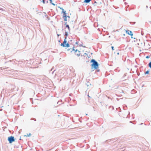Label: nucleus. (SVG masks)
Listing matches in <instances>:
<instances>
[{
    "mask_svg": "<svg viewBox=\"0 0 151 151\" xmlns=\"http://www.w3.org/2000/svg\"><path fill=\"white\" fill-rule=\"evenodd\" d=\"M82 46L83 47H86V46H83V45H82Z\"/></svg>",
    "mask_w": 151,
    "mask_h": 151,
    "instance_id": "28",
    "label": "nucleus"
},
{
    "mask_svg": "<svg viewBox=\"0 0 151 151\" xmlns=\"http://www.w3.org/2000/svg\"><path fill=\"white\" fill-rule=\"evenodd\" d=\"M67 17H68V18H70V16H67Z\"/></svg>",
    "mask_w": 151,
    "mask_h": 151,
    "instance_id": "30",
    "label": "nucleus"
},
{
    "mask_svg": "<svg viewBox=\"0 0 151 151\" xmlns=\"http://www.w3.org/2000/svg\"><path fill=\"white\" fill-rule=\"evenodd\" d=\"M84 54H85V55H87V53H85Z\"/></svg>",
    "mask_w": 151,
    "mask_h": 151,
    "instance_id": "35",
    "label": "nucleus"
},
{
    "mask_svg": "<svg viewBox=\"0 0 151 151\" xmlns=\"http://www.w3.org/2000/svg\"><path fill=\"white\" fill-rule=\"evenodd\" d=\"M117 55H119V52H117Z\"/></svg>",
    "mask_w": 151,
    "mask_h": 151,
    "instance_id": "34",
    "label": "nucleus"
},
{
    "mask_svg": "<svg viewBox=\"0 0 151 151\" xmlns=\"http://www.w3.org/2000/svg\"><path fill=\"white\" fill-rule=\"evenodd\" d=\"M70 46V45L68 43H66L64 45V46H63V47H69Z\"/></svg>",
    "mask_w": 151,
    "mask_h": 151,
    "instance_id": "7",
    "label": "nucleus"
},
{
    "mask_svg": "<svg viewBox=\"0 0 151 151\" xmlns=\"http://www.w3.org/2000/svg\"><path fill=\"white\" fill-rule=\"evenodd\" d=\"M149 70H148L145 72V74H148L149 73Z\"/></svg>",
    "mask_w": 151,
    "mask_h": 151,
    "instance_id": "13",
    "label": "nucleus"
},
{
    "mask_svg": "<svg viewBox=\"0 0 151 151\" xmlns=\"http://www.w3.org/2000/svg\"><path fill=\"white\" fill-rule=\"evenodd\" d=\"M67 22H65V23L64 25H65V24H67Z\"/></svg>",
    "mask_w": 151,
    "mask_h": 151,
    "instance_id": "31",
    "label": "nucleus"
},
{
    "mask_svg": "<svg viewBox=\"0 0 151 151\" xmlns=\"http://www.w3.org/2000/svg\"><path fill=\"white\" fill-rule=\"evenodd\" d=\"M57 35L58 36H58H60V35L59 34H57Z\"/></svg>",
    "mask_w": 151,
    "mask_h": 151,
    "instance_id": "29",
    "label": "nucleus"
},
{
    "mask_svg": "<svg viewBox=\"0 0 151 151\" xmlns=\"http://www.w3.org/2000/svg\"><path fill=\"white\" fill-rule=\"evenodd\" d=\"M31 135V134L30 133H29V134H27V135H25L24 136H26V137H29V136H30Z\"/></svg>",
    "mask_w": 151,
    "mask_h": 151,
    "instance_id": "15",
    "label": "nucleus"
},
{
    "mask_svg": "<svg viewBox=\"0 0 151 151\" xmlns=\"http://www.w3.org/2000/svg\"><path fill=\"white\" fill-rule=\"evenodd\" d=\"M141 35H143V34H141Z\"/></svg>",
    "mask_w": 151,
    "mask_h": 151,
    "instance_id": "48",
    "label": "nucleus"
},
{
    "mask_svg": "<svg viewBox=\"0 0 151 151\" xmlns=\"http://www.w3.org/2000/svg\"><path fill=\"white\" fill-rule=\"evenodd\" d=\"M34 120V121H36V119H33V118H31V120Z\"/></svg>",
    "mask_w": 151,
    "mask_h": 151,
    "instance_id": "16",
    "label": "nucleus"
},
{
    "mask_svg": "<svg viewBox=\"0 0 151 151\" xmlns=\"http://www.w3.org/2000/svg\"><path fill=\"white\" fill-rule=\"evenodd\" d=\"M129 114L130 112H129Z\"/></svg>",
    "mask_w": 151,
    "mask_h": 151,
    "instance_id": "52",
    "label": "nucleus"
},
{
    "mask_svg": "<svg viewBox=\"0 0 151 151\" xmlns=\"http://www.w3.org/2000/svg\"><path fill=\"white\" fill-rule=\"evenodd\" d=\"M127 33L129 35H131V36H132L133 35V34L132 33V32L130 30H127L126 31Z\"/></svg>",
    "mask_w": 151,
    "mask_h": 151,
    "instance_id": "4",
    "label": "nucleus"
},
{
    "mask_svg": "<svg viewBox=\"0 0 151 151\" xmlns=\"http://www.w3.org/2000/svg\"><path fill=\"white\" fill-rule=\"evenodd\" d=\"M65 35L66 36L68 35V32H65Z\"/></svg>",
    "mask_w": 151,
    "mask_h": 151,
    "instance_id": "12",
    "label": "nucleus"
},
{
    "mask_svg": "<svg viewBox=\"0 0 151 151\" xmlns=\"http://www.w3.org/2000/svg\"><path fill=\"white\" fill-rule=\"evenodd\" d=\"M42 2L44 4H45V0H42Z\"/></svg>",
    "mask_w": 151,
    "mask_h": 151,
    "instance_id": "19",
    "label": "nucleus"
},
{
    "mask_svg": "<svg viewBox=\"0 0 151 151\" xmlns=\"http://www.w3.org/2000/svg\"><path fill=\"white\" fill-rule=\"evenodd\" d=\"M141 35H143V34H141Z\"/></svg>",
    "mask_w": 151,
    "mask_h": 151,
    "instance_id": "50",
    "label": "nucleus"
},
{
    "mask_svg": "<svg viewBox=\"0 0 151 151\" xmlns=\"http://www.w3.org/2000/svg\"><path fill=\"white\" fill-rule=\"evenodd\" d=\"M44 14H45V17L46 16H47V14H46V13H44Z\"/></svg>",
    "mask_w": 151,
    "mask_h": 151,
    "instance_id": "24",
    "label": "nucleus"
},
{
    "mask_svg": "<svg viewBox=\"0 0 151 151\" xmlns=\"http://www.w3.org/2000/svg\"><path fill=\"white\" fill-rule=\"evenodd\" d=\"M66 39H67V36H66L65 37L64 40H66Z\"/></svg>",
    "mask_w": 151,
    "mask_h": 151,
    "instance_id": "22",
    "label": "nucleus"
},
{
    "mask_svg": "<svg viewBox=\"0 0 151 151\" xmlns=\"http://www.w3.org/2000/svg\"><path fill=\"white\" fill-rule=\"evenodd\" d=\"M49 1H50V3L51 4V3H52V0H49Z\"/></svg>",
    "mask_w": 151,
    "mask_h": 151,
    "instance_id": "23",
    "label": "nucleus"
},
{
    "mask_svg": "<svg viewBox=\"0 0 151 151\" xmlns=\"http://www.w3.org/2000/svg\"><path fill=\"white\" fill-rule=\"evenodd\" d=\"M141 35H143V34H141Z\"/></svg>",
    "mask_w": 151,
    "mask_h": 151,
    "instance_id": "49",
    "label": "nucleus"
},
{
    "mask_svg": "<svg viewBox=\"0 0 151 151\" xmlns=\"http://www.w3.org/2000/svg\"><path fill=\"white\" fill-rule=\"evenodd\" d=\"M97 71H99V70H98Z\"/></svg>",
    "mask_w": 151,
    "mask_h": 151,
    "instance_id": "46",
    "label": "nucleus"
},
{
    "mask_svg": "<svg viewBox=\"0 0 151 151\" xmlns=\"http://www.w3.org/2000/svg\"><path fill=\"white\" fill-rule=\"evenodd\" d=\"M142 124H143V123H141V124H141V125Z\"/></svg>",
    "mask_w": 151,
    "mask_h": 151,
    "instance_id": "42",
    "label": "nucleus"
},
{
    "mask_svg": "<svg viewBox=\"0 0 151 151\" xmlns=\"http://www.w3.org/2000/svg\"><path fill=\"white\" fill-rule=\"evenodd\" d=\"M47 18L48 19H49V17H47Z\"/></svg>",
    "mask_w": 151,
    "mask_h": 151,
    "instance_id": "38",
    "label": "nucleus"
},
{
    "mask_svg": "<svg viewBox=\"0 0 151 151\" xmlns=\"http://www.w3.org/2000/svg\"><path fill=\"white\" fill-rule=\"evenodd\" d=\"M88 97L89 98H91V97L90 96H89L88 95Z\"/></svg>",
    "mask_w": 151,
    "mask_h": 151,
    "instance_id": "32",
    "label": "nucleus"
},
{
    "mask_svg": "<svg viewBox=\"0 0 151 151\" xmlns=\"http://www.w3.org/2000/svg\"><path fill=\"white\" fill-rule=\"evenodd\" d=\"M54 68V67H53L50 70V71H51Z\"/></svg>",
    "mask_w": 151,
    "mask_h": 151,
    "instance_id": "26",
    "label": "nucleus"
},
{
    "mask_svg": "<svg viewBox=\"0 0 151 151\" xmlns=\"http://www.w3.org/2000/svg\"><path fill=\"white\" fill-rule=\"evenodd\" d=\"M149 67L151 68V61L148 64Z\"/></svg>",
    "mask_w": 151,
    "mask_h": 151,
    "instance_id": "11",
    "label": "nucleus"
},
{
    "mask_svg": "<svg viewBox=\"0 0 151 151\" xmlns=\"http://www.w3.org/2000/svg\"><path fill=\"white\" fill-rule=\"evenodd\" d=\"M76 44H78V42H76Z\"/></svg>",
    "mask_w": 151,
    "mask_h": 151,
    "instance_id": "33",
    "label": "nucleus"
},
{
    "mask_svg": "<svg viewBox=\"0 0 151 151\" xmlns=\"http://www.w3.org/2000/svg\"><path fill=\"white\" fill-rule=\"evenodd\" d=\"M70 50V52H72L74 50V51H75V53H76V52H77V51L78 52V53L80 52V51H79L78 50H75L74 49V47H73L72 50L71 49H68V51H69V50Z\"/></svg>",
    "mask_w": 151,
    "mask_h": 151,
    "instance_id": "3",
    "label": "nucleus"
},
{
    "mask_svg": "<svg viewBox=\"0 0 151 151\" xmlns=\"http://www.w3.org/2000/svg\"><path fill=\"white\" fill-rule=\"evenodd\" d=\"M67 42V40H64V41L63 42V43H61V44L60 45L61 46H64V45Z\"/></svg>",
    "mask_w": 151,
    "mask_h": 151,
    "instance_id": "5",
    "label": "nucleus"
},
{
    "mask_svg": "<svg viewBox=\"0 0 151 151\" xmlns=\"http://www.w3.org/2000/svg\"><path fill=\"white\" fill-rule=\"evenodd\" d=\"M63 18H64V21H67V16L63 17Z\"/></svg>",
    "mask_w": 151,
    "mask_h": 151,
    "instance_id": "10",
    "label": "nucleus"
},
{
    "mask_svg": "<svg viewBox=\"0 0 151 151\" xmlns=\"http://www.w3.org/2000/svg\"><path fill=\"white\" fill-rule=\"evenodd\" d=\"M66 27L68 28L69 31H70V29L69 25L68 24H66Z\"/></svg>",
    "mask_w": 151,
    "mask_h": 151,
    "instance_id": "9",
    "label": "nucleus"
},
{
    "mask_svg": "<svg viewBox=\"0 0 151 151\" xmlns=\"http://www.w3.org/2000/svg\"><path fill=\"white\" fill-rule=\"evenodd\" d=\"M111 48L112 50H114V47H113V46H112V47H111Z\"/></svg>",
    "mask_w": 151,
    "mask_h": 151,
    "instance_id": "20",
    "label": "nucleus"
},
{
    "mask_svg": "<svg viewBox=\"0 0 151 151\" xmlns=\"http://www.w3.org/2000/svg\"><path fill=\"white\" fill-rule=\"evenodd\" d=\"M46 2H47V3H48V1H47Z\"/></svg>",
    "mask_w": 151,
    "mask_h": 151,
    "instance_id": "40",
    "label": "nucleus"
},
{
    "mask_svg": "<svg viewBox=\"0 0 151 151\" xmlns=\"http://www.w3.org/2000/svg\"><path fill=\"white\" fill-rule=\"evenodd\" d=\"M131 23H132V22H130V24H131Z\"/></svg>",
    "mask_w": 151,
    "mask_h": 151,
    "instance_id": "45",
    "label": "nucleus"
},
{
    "mask_svg": "<svg viewBox=\"0 0 151 151\" xmlns=\"http://www.w3.org/2000/svg\"><path fill=\"white\" fill-rule=\"evenodd\" d=\"M82 45H80V46H82Z\"/></svg>",
    "mask_w": 151,
    "mask_h": 151,
    "instance_id": "41",
    "label": "nucleus"
},
{
    "mask_svg": "<svg viewBox=\"0 0 151 151\" xmlns=\"http://www.w3.org/2000/svg\"><path fill=\"white\" fill-rule=\"evenodd\" d=\"M76 55L77 56H80V53H78V54H76Z\"/></svg>",
    "mask_w": 151,
    "mask_h": 151,
    "instance_id": "18",
    "label": "nucleus"
},
{
    "mask_svg": "<svg viewBox=\"0 0 151 151\" xmlns=\"http://www.w3.org/2000/svg\"><path fill=\"white\" fill-rule=\"evenodd\" d=\"M1 70H2V68H1Z\"/></svg>",
    "mask_w": 151,
    "mask_h": 151,
    "instance_id": "47",
    "label": "nucleus"
},
{
    "mask_svg": "<svg viewBox=\"0 0 151 151\" xmlns=\"http://www.w3.org/2000/svg\"><path fill=\"white\" fill-rule=\"evenodd\" d=\"M58 42H60V40H59L58 41Z\"/></svg>",
    "mask_w": 151,
    "mask_h": 151,
    "instance_id": "37",
    "label": "nucleus"
},
{
    "mask_svg": "<svg viewBox=\"0 0 151 151\" xmlns=\"http://www.w3.org/2000/svg\"><path fill=\"white\" fill-rule=\"evenodd\" d=\"M59 8L61 9L62 11H65L64 10L63 8L62 7H58Z\"/></svg>",
    "mask_w": 151,
    "mask_h": 151,
    "instance_id": "14",
    "label": "nucleus"
},
{
    "mask_svg": "<svg viewBox=\"0 0 151 151\" xmlns=\"http://www.w3.org/2000/svg\"><path fill=\"white\" fill-rule=\"evenodd\" d=\"M91 0H84L83 2L84 3H89Z\"/></svg>",
    "mask_w": 151,
    "mask_h": 151,
    "instance_id": "8",
    "label": "nucleus"
},
{
    "mask_svg": "<svg viewBox=\"0 0 151 151\" xmlns=\"http://www.w3.org/2000/svg\"><path fill=\"white\" fill-rule=\"evenodd\" d=\"M146 8H148V6H146Z\"/></svg>",
    "mask_w": 151,
    "mask_h": 151,
    "instance_id": "39",
    "label": "nucleus"
},
{
    "mask_svg": "<svg viewBox=\"0 0 151 151\" xmlns=\"http://www.w3.org/2000/svg\"><path fill=\"white\" fill-rule=\"evenodd\" d=\"M91 63H92L91 64L92 68L94 69H97L98 67L99 64L94 59H92L91 61Z\"/></svg>",
    "mask_w": 151,
    "mask_h": 151,
    "instance_id": "1",
    "label": "nucleus"
},
{
    "mask_svg": "<svg viewBox=\"0 0 151 151\" xmlns=\"http://www.w3.org/2000/svg\"><path fill=\"white\" fill-rule=\"evenodd\" d=\"M131 38H133V37L132 36V37H131Z\"/></svg>",
    "mask_w": 151,
    "mask_h": 151,
    "instance_id": "43",
    "label": "nucleus"
},
{
    "mask_svg": "<svg viewBox=\"0 0 151 151\" xmlns=\"http://www.w3.org/2000/svg\"><path fill=\"white\" fill-rule=\"evenodd\" d=\"M150 57L148 56H147L146 57V58L147 59L149 58Z\"/></svg>",
    "mask_w": 151,
    "mask_h": 151,
    "instance_id": "17",
    "label": "nucleus"
},
{
    "mask_svg": "<svg viewBox=\"0 0 151 151\" xmlns=\"http://www.w3.org/2000/svg\"><path fill=\"white\" fill-rule=\"evenodd\" d=\"M21 137H20V139H19V140H21Z\"/></svg>",
    "mask_w": 151,
    "mask_h": 151,
    "instance_id": "44",
    "label": "nucleus"
},
{
    "mask_svg": "<svg viewBox=\"0 0 151 151\" xmlns=\"http://www.w3.org/2000/svg\"><path fill=\"white\" fill-rule=\"evenodd\" d=\"M52 4V5H53V6H55V4H54V3H51V4Z\"/></svg>",
    "mask_w": 151,
    "mask_h": 151,
    "instance_id": "21",
    "label": "nucleus"
},
{
    "mask_svg": "<svg viewBox=\"0 0 151 151\" xmlns=\"http://www.w3.org/2000/svg\"><path fill=\"white\" fill-rule=\"evenodd\" d=\"M135 23V22H133V23L132 24H134Z\"/></svg>",
    "mask_w": 151,
    "mask_h": 151,
    "instance_id": "27",
    "label": "nucleus"
},
{
    "mask_svg": "<svg viewBox=\"0 0 151 151\" xmlns=\"http://www.w3.org/2000/svg\"><path fill=\"white\" fill-rule=\"evenodd\" d=\"M8 140L9 141V143H11L15 141V139L14 138V136H11L8 137Z\"/></svg>",
    "mask_w": 151,
    "mask_h": 151,
    "instance_id": "2",
    "label": "nucleus"
},
{
    "mask_svg": "<svg viewBox=\"0 0 151 151\" xmlns=\"http://www.w3.org/2000/svg\"><path fill=\"white\" fill-rule=\"evenodd\" d=\"M55 71V70H54V71L52 72V74H54V72Z\"/></svg>",
    "mask_w": 151,
    "mask_h": 151,
    "instance_id": "25",
    "label": "nucleus"
},
{
    "mask_svg": "<svg viewBox=\"0 0 151 151\" xmlns=\"http://www.w3.org/2000/svg\"><path fill=\"white\" fill-rule=\"evenodd\" d=\"M141 35H143V34H141Z\"/></svg>",
    "mask_w": 151,
    "mask_h": 151,
    "instance_id": "51",
    "label": "nucleus"
},
{
    "mask_svg": "<svg viewBox=\"0 0 151 151\" xmlns=\"http://www.w3.org/2000/svg\"><path fill=\"white\" fill-rule=\"evenodd\" d=\"M96 3V1H95V2H94V3Z\"/></svg>",
    "mask_w": 151,
    "mask_h": 151,
    "instance_id": "36",
    "label": "nucleus"
},
{
    "mask_svg": "<svg viewBox=\"0 0 151 151\" xmlns=\"http://www.w3.org/2000/svg\"><path fill=\"white\" fill-rule=\"evenodd\" d=\"M62 13H63V17H65L66 16H67V15H66V11H62Z\"/></svg>",
    "mask_w": 151,
    "mask_h": 151,
    "instance_id": "6",
    "label": "nucleus"
}]
</instances>
